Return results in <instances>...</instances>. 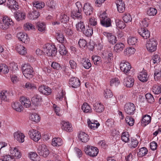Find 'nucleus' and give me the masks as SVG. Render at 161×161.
<instances>
[{"mask_svg": "<svg viewBox=\"0 0 161 161\" xmlns=\"http://www.w3.org/2000/svg\"><path fill=\"white\" fill-rule=\"evenodd\" d=\"M65 95V93L62 90H59L57 95L56 99L57 100L59 101H62Z\"/></svg>", "mask_w": 161, "mask_h": 161, "instance_id": "obj_63", "label": "nucleus"}, {"mask_svg": "<svg viewBox=\"0 0 161 161\" xmlns=\"http://www.w3.org/2000/svg\"><path fill=\"white\" fill-rule=\"evenodd\" d=\"M62 129L67 132H70L72 130L71 124L68 121H62L61 123Z\"/></svg>", "mask_w": 161, "mask_h": 161, "instance_id": "obj_21", "label": "nucleus"}, {"mask_svg": "<svg viewBox=\"0 0 161 161\" xmlns=\"http://www.w3.org/2000/svg\"><path fill=\"white\" fill-rule=\"evenodd\" d=\"M77 31L84 32L85 30V25L83 22L80 21L78 22L75 25Z\"/></svg>", "mask_w": 161, "mask_h": 161, "instance_id": "obj_40", "label": "nucleus"}, {"mask_svg": "<svg viewBox=\"0 0 161 161\" xmlns=\"http://www.w3.org/2000/svg\"><path fill=\"white\" fill-rule=\"evenodd\" d=\"M12 92L8 91L6 90H3L0 93L1 98L2 100L5 101H8L10 97L13 95Z\"/></svg>", "mask_w": 161, "mask_h": 161, "instance_id": "obj_19", "label": "nucleus"}, {"mask_svg": "<svg viewBox=\"0 0 161 161\" xmlns=\"http://www.w3.org/2000/svg\"><path fill=\"white\" fill-rule=\"evenodd\" d=\"M43 50L48 56H54L57 53V50L55 46L49 43L45 44L43 47Z\"/></svg>", "mask_w": 161, "mask_h": 161, "instance_id": "obj_3", "label": "nucleus"}, {"mask_svg": "<svg viewBox=\"0 0 161 161\" xmlns=\"http://www.w3.org/2000/svg\"><path fill=\"white\" fill-rule=\"evenodd\" d=\"M120 83L119 80L118 78H113L110 80V85L111 86H118Z\"/></svg>", "mask_w": 161, "mask_h": 161, "instance_id": "obj_59", "label": "nucleus"}, {"mask_svg": "<svg viewBox=\"0 0 161 161\" xmlns=\"http://www.w3.org/2000/svg\"><path fill=\"white\" fill-rule=\"evenodd\" d=\"M24 28L25 31L35 30V26L32 24L28 22L24 24Z\"/></svg>", "mask_w": 161, "mask_h": 161, "instance_id": "obj_55", "label": "nucleus"}, {"mask_svg": "<svg viewBox=\"0 0 161 161\" xmlns=\"http://www.w3.org/2000/svg\"><path fill=\"white\" fill-rule=\"evenodd\" d=\"M14 140L19 143H22L25 141V134L20 131H17L14 133Z\"/></svg>", "mask_w": 161, "mask_h": 161, "instance_id": "obj_12", "label": "nucleus"}, {"mask_svg": "<svg viewBox=\"0 0 161 161\" xmlns=\"http://www.w3.org/2000/svg\"><path fill=\"white\" fill-rule=\"evenodd\" d=\"M52 145L54 147H59L63 144L62 139L59 137H55L52 140Z\"/></svg>", "mask_w": 161, "mask_h": 161, "instance_id": "obj_30", "label": "nucleus"}, {"mask_svg": "<svg viewBox=\"0 0 161 161\" xmlns=\"http://www.w3.org/2000/svg\"><path fill=\"white\" fill-rule=\"evenodd\" d=\"M9 70L7 65L5 64H0V72H2L4 74H7Z\"/></svg>", "mask_w": 161, "mask_h": 161, "instance_id": "obj_62", "label": "nucleus"}, {"mask_svg": "<svg viewBox=\"0 0 161 161\" xmlns=\"http://www.w3.org/2000/svg\"><path fill=\"white\" fill-rule=\"evenodd\" d=\"M125 45L122 43H118L114 47V51L117 53H119L122 51L125 47Z\"/></svg>", "mask_w": 161, "mask_h": 161, "instance_id": "obj_34", "label": "nucleus"}, {"mask_svg": "<svg viewBox=\"0 0 161 161\" xmlns=\"http://www.w3.org/2000/svg\"><path fill=\"white\" fill-rule=\"evenodd\" d=\"M30 120L32 122L37 123L40 120V117L39 115L36 113L31 114L29 117Z\"/></svg>", "mask_w": 161, "mask_h": 161, "instance_id": "obj_35", "label": "nucleus"}, {"mask_svg": "<svg viewBox=\"0 0 161 161\" xmlns=\"http://www.w3.org/2000/svg\"><path fill=\"white\" fill-rule=\"evenodd\" d=\"M23 75L27 79H30L33 77V69L29 64H25L22 66Z\"/></svg>", "mask_w": 161, "mask_h": 161, "instance_id": "obj_1", "label": "nucleus"}, {"mask_svg": "<svg viewBox=\"0 0 161 161\" xmlns=\"http://www.w3.org/2000/svg\"><path fill=\"white\" fill-rule=\"evenodd\" d=\"M135 52L136 50L134 48L128 47L124 50V53L125 55L129 56L133 54Z\"/></svg>", "mask_w": 161, "mask_h": 161, "instance_id": "obj_38", "label": "nucleus"}, {"mask_svg": "<svg viewBox=\"0 0 161 161\" xmlns=\"http://www.w3.org/2000/svg\"><path fill=\"white\" fill-rule=\"evenodd\" d=\"M80 84L79 80L75 77L71 78L69 81V85L70 86L73 88H77Z\"/></svg>", "mask_w": 161, "mask_h": 161, "instance_id": "obj_24", "label": "nucleus"}, {"mask_svg": "<svg viewBox=\"0 0 161 161\" xmlns=\"http://www.w3.org/2000/svg\"><path fill=\"white\" fill-rule=\"evenodd\" d=\"M9 151L10 154L16 159L21 158L22 154L18 147H10Z\"/></svg>", "mask_w": 161, "mask_h": 161, "instance_id": "obj_10", "label": "nucleus"}, {"mask_svg": "<svg viewBox=\"0 0 161 161\" xmlns=\"http://www.w3.org/2000/svg\"><path fill=\"white\" fill-rule=\"evenodd\" d=\"M12 107L14 110L18 112H21L24 110V108L20 102H15L13 103L12 104Z\"/></svg>", "mask_w": 161, "mask_h": 161, "instance_id": "obj_22", "label": "nucleus"}, {"mask_svg": "<svg viewBox=\"0 0 161 161\" xmlns=\"http://www.w3.org/2000/svg\"><path fill=\"white\" fill-rule=\"evenodd\" d=\"M28 134L30 138L36 142H38L41 138V134L40 132L35 129L30 130Z\"/></svg>", "mask_w": 161, "mask_h": 161, "instance_id": "obj_7", "label": "nucleus"}, {"mask_svg": "<svg viewBox=\"0 0 161 161\" xmlns=\"http://www.w3.org/2000/svg\"><path fill=\"white\" fill-rule=\"evenodd\" d=\"M138 32L139 35L144 39H147L150 36V33L146 29L143 28H139Z\"/></svg>", "mask_w": 161, "mask_h": 161, "instance_id": "obj_20", "label": "nucleus"}, {"mask_svg": "<svg viewBox=\"0 0 161 161\" xmlns=\"http://www.w3.org/2000/svg\"><path fill=\"white\" fill-rule=\"evenodd\" d=\"M136 107L133 103H126L124 107L125 112L129 115H133L136 112Z\"/></svg>", "mask_w": 161, "mask_h": 161, "instance_id": "obj_8", "label": "nucleus"}, {"mask_svg": "<svg viewBox=\"0 0 161 161\" xmlns=\"http://www.w3.org/2000/svg\"><path fill=\"white\" fill-rule=\"evenodd\" d=\"M7 6L12 12L19 8L18 3L14 0H8L7 2Z\"/></svg>", "mask_w": 161, "mask_h": 161, "instance_id": "obj_13", "label": "nucleus"}, {"mask_svg": "<svg viewBox=\"0 0 161 161\" xmlns=\"http://www.w3.org/2000/svg\"><path fill=\"white\" fill-rule=\"evenodd\" d=\"M150 19L148 18H145L139 22V25L141 28H146L148 26Z\"/></svg>", "mask_w": 161, "mask_h": 161, "instance_id": "obj_36", "label": "nucleus"}, {"mask_svg": "<svg viewBox=\"0 0 161 161\" xmlns=\"http://www.w3.org/2000/svg\"><path fill=\"white\" fill-rule=\"evenodd\" d=\"M118 11L119 13H122L125 9V5L124 2L122 0H118L116 3Z\"/></svg>", "mask_w": 161, "mask_h": 161, "instance_id": "obj_29", "label": "nucleus"}, {"mask_svg": "<svg viewBox=\"0 0 161 161\" xmlns=\"http://www.w3.org/2000/svg\"><path fill=\"white\" fill-rule=\"evenodd\" d=\"M134 83V80L131 76L126 77L124 79V85L128 87H131L133 86Z\"/></svg>", "mask_w": 161, "mask_h": 161, "instance_id": "obj_31", "label": "nucleus"}, {"mask_svg": "<svg viewBox=\"0 0 161 161\" xmlns=\"http://www.w3.org/2000/svg\"><path fill=\"white\" fill-rule=\"evenodd\" d=\"M87 122L89 127L93 130L97 128L100 125V124L97 120H91L88 119H87Z\"/></svg>", "mask_w": 161, "mask_h": 161, "instance_id": "obj_28", "label": "nucleus"}, {"mask_svg": "<svg viewBox=\"0 0 161 161\" xmlns=\"http://www.w3.org/2000/svg\"><path fill=\"white\" fill-rule=\"evenodd\" d=\"M24 87L27 90H33L36 88V86L34 84L28 82L25 83Z\"/></svg>", "mask_w": 161, "mask_h": 161, "instance_id": "obj_61", "label": "nucleus"}, {"mask_svg": "<svg viewBox=\"0 0 161 161\" xmlns=\"http://www.w3.org/2000/svg\"><path fill=\"white\" fill-rule=\"evenodd\" d=\"M152 90L154 93L158 94L161 92V86L158 84H154Z\"/></svg>", "mask_w": 161, "mask_h": 161, "instance_id": "obj_41", "label": "nucleus"}, {"mask_svg": "<svg viewBox=\"0 0 161 161\" xmlns=\"http://www.w3.org/2000/svg\"><path fill=\"white\" fill-rule=\"evenodd\" d=\"M103 34L107 37L108 42L110 44H114L116 42L117 40L116 36L107 32H104Z\"/></svg>", "mask_w": 161, "mask_h": 161, "instance_id": "obj_15", "label": "nucleus"}, {"mask_svg": "<svg viewBox=\"0 0 161 161\" xmlns=\"http://www.w3.org/2000/svg\"><path fill=\"white\" fill-rule=\"evenodd\" d=\"M138 144V142L136 139H131L129 146L131 148H135L137 147Z\"/></svg>", "mask_w": 161, "mask_h": 161, "instance_id": "obj_64", "label": "nucleus"}, {"mask_svg": "<svg viewBox=\"0 0 161 161\" xmlns=\"http://www.w3.org/2000/svg\"><path fill=\"white\" fill-rule=\"evenodd\" d=\"M157 10L154 8L150 7L147 11V14L149 16H153L157 13Z\"/></svg>", "mask_w": 161, "mask_h": 161, "instance_id": "obj_43", "label": "nucleus"}, {"mask_svg": "<svg viewBox=\"0 0 161 161\" xmlns=\"http://www.w3.org/2000/svg\"><path fill=\"white\" fill-rule=\"evenodd\" d=\"M94 109L97 112L101 113L104 109V106L101 103L96 102L93 104Z\"/></svg>", "mask_w": 161, "mask_h": 161, "instance_id": "obj_26", "label": "nucleus"}, {"mask_svg": "<svg viewBox=\"0 0 161 161\" xmlns=\"http://www.w3.org/2000/svg\"><path fill=\"white\" fill-rule=\"evenodd\" d=\"M39 15V13L38 11L33 10L29 13L28 17L31 19H34L37 18Z\"/></svg>", "mask_w": 161, "mask_h": 161, "instance_id": "obj_46", "label": "nucleus"}, {"mask_svg": "<svg viewBox=\"0 0 161 161\" xmlns=\"http://www.w3.org/2000/svg\"><path fill=\"white\" fill-rule=\"evenodd\" d=\"M37 152L40 155L44 158L48 156L50 153L48 148L44 144H42L39 146L37 149Z\"/></svg>", "mask_w": 161, "mask_h": 161, "instance_id": "obj_9", "label": "nucleus"}, {"mask_svg": "<svg viewBox=\"0 0 161 161\" xmlns=\"http://www.w3.org/2000/svg\"><path fill=\"white\" fill-rule=\"evenodd\" d=\"M29 156L30 159L33 161H40V158L36 153L30 152L29 154Z\"/></svg>", "mask_w": 161, "mask_h": 161, "instance_id": "obj_39", "label": "nucleus"}, {"mask_svg": "<svg viewBox=\"0 0 161 161\" xmlns=\"http://www.w3.org/2000/svg\"><path fill=\"white\" fill-rule=\"evenodd\" d=\"M59 19L61 22L65 23L69 21V16H67L66 14H62L60 16Z\"/></svg>", "mask_w": 161, "mask_h": 161, "instance_id": "obj_56", "label": "nucleus"}, {"mask_svg": "<svg viewBox=\"0 0 161 161\" xmlns=\"http://www.w3.org/2000/svg\"><path fill=\"white\" fill-rule=\"evenodd\" d=\"M84 151L87 155L93 157L96 156L99 152L97 148L89 145L85 146Z\"/></svg>", "mask_w": 161, "mask_h": 161, "instance_id": "obj_6", "label": "nucleus"}, {"mask_svg": "<svg viewBox=\"0 0 161 161\" xmlns=\"http://www.w3.org/2000/svg\"><path fill=\"white\" fill-rule=\"evenodd\" d=\"M18 39L25 43H28L30 41V38L27 34L25 32H20L17 35Z\"/></svg>", "mask_w": 161, "mask_h": 161, "instance_id": "obj_14", "label": "nucleus"}, {"mask_svg": "<svg viewBox=\"0 0 161 161\" xmlns=\"http://www.w3.org/2000/svg\"><path fill=\"white\" fill-rule=\"evenodd\" d=\"M39 92L43 95H48L52 92V90L47 86L44 85H41L38 88Z\"/></svg>", "mask_w": 161, "mask_h": 161, "instance_id": "obj_16", "label": "nucleus"}, {"mask_svg": "<svg viewBox=\"0 0 161 161\" xmlns=\"http://www.w3.org/2000/svg\"><path fill=\"white\" fill-rule=\"evenodd\" d=\"M116 28L118 29H123L125 27V23L121 20L117 19L115 20Z\"/></svg>", "mask_w": 161, "mask_h": 161, "instance_id": "obj_49", "label": "nucleus"}, {"mask_svg": "<svg viewBox=\"0 0 161 161\" xmlns=\"http://www.w3.org/2000/svg\"><path fill=\"white\" fill-rule=\"evenodd\" d=\"M121 140L125 143L129 142L130 141L129 135L127 132H122L121 135Z\"/></svg>", "mask_w": 161, "mask_h": 161, "instance_id": "obj_53", "label": "nucleus"}, {"mask_svg": "<svg viewBox=\"0 0 161 161\" xmlns=\"http://www.w3.org/2000/svg\"><path fill=\"white\" fill-rule=\"evenodd\" d=\"M78 44L80 47L82 49H86L87 47V42L83 39H80L79 41Z\"/></svg>", "mask_w": 161, "mask_h": 161, "instance_id": "obj_54", "label": "nucleus"}, {"mask_svg": "<svg viewBox=\"0 0 161 161\" xmlns=\"http://www.w3.org/2000/svg\"><path fill=\"white\" fill-rule=\"evenodd\" d=\"M137 38L134 36H130L127 39V42L130 45H135L137 43Z\"/></svg>", "mask_w": 161, "mask_h": 161, "instance_id": "obj_51", "label": "nucleus"}, {"mask_svg": "<svg viewBox=\"0 0 161 161\" xmlns=\"http://www.w3.org/2000/svg\"><path fill=\"white\" fill-rule=\"evenodd\" d=\"M119 66L121 70L126 75L129 73L131 68L130 64L127 62H121Z\"/></svg>", "mask_w": 161, "mask_h": 161, "instance_id": "obj_11", "label": "nucleus"}, {"mask_svg": "<svg viewBox=\"0 0 161 161\" xmlns=\"http://www.w3.org/2000/svg\"><path fill=\"white\" fill-rule=\"evenodd\" d=\"M19 101L23 108H29L31 105L30 99L25 97H21L20 98Z\"/></svg>", "mask_w": 161, "mask_h": 161, "instance_id": "obj_17", "label": "nucleus"}, {"mask_svg": "<svg viewBox=\"0 0 161 161\" xmlns=\"http://www.w3.org/2000/svg\"><path fill=\"white\" fill-rule=\"evenodd\" d=\"M8 145V143L7 142L3 141L0 142V155L4 154L5 151L6 150V147Z\"/></svg>", "mask_w": 161, "mask_h": 161, "instance_id": "obj_44", "label": "nucleus"}, {"mask_svg": "<svg viewBox=\"0 0 161 161\" xmlns=\"http://www.w3.org/2000/svg\"><path fill=\"white\" fill-rule=\"evenodd\" d=\"M81 109L85 113H91L92 111L90 106L87 103H83Z\"/></svg>", "mask_w": 161, "mask_h": 161, "instance_id": "obj_48", "label": "nucleus"}, {"mask_svg": "<svg viewBox=\"0 0 161 161\" xmlns=\"http://www.w3.org/2000/svg\"><path fill=\"white\" fill-rule=\"evenodd\" d=\"M79 140L84 143L86 142L89 140L88 136L84 132H80L78 136Z\"/></svg>", "mask_w": 161, "mask_h": 161, "instance_id": "obj_33", "label": "nucleus"}, {"mask_svg": "<svg viewBox=\"0 0 161 161\" xmlns=\"http://www.w3.org/2000/svg\"><path fill=\"white\" fill-rule=\"evenodd\" d=\"M59 53L61 55H66L68 54V51L64 46L62 44L59 45Z\"/></svg>", "mask_w": 161, "mask_h": 161, "instance_id": "obj_47", "label": "nucleus"}, {"mask_svg": "<svg viewBox=\"0 0 161 161\" xmlns=\"http://www.w3.org/2000/svg\"><path fill=\"white\" fill-rule=\"evenodd\" d=\"M14 18L17 21L24 20L26 17L25 13L21 11L18 10L14 13Z\"/></svg>", "mask_w": 161, "mask_h": 161, "instance_id": "obj_23", "label": "nucleus"}, {"mask_svg": "<svg viewBox=\"0 0 161 161\" xmlns=\"http://www.w3.org/2000/svg\"><path fill=\"white\" fill-rule=\"evenodd\" d=\"M38 30L41 32H45L46 31V24L43 23H38L36 26Z\"/></svg>", "mask_w": 161, "mask_h": 161, "instance_id": "obj_45", "label": "nucleus"}, {"mask_svg": "<svg viewBox=\"0 0 161 161\" xmlns=\"http://www.w3.org/2000/svg\"><path fill=\"white\" fill-rule=\"evenodd\" d=\"M154 77L155 80L158 81L161 80V71L156 69L154 71Z\"/></svg>", "mask_w": 161, "mask_h": 161, "instance_id": "obj_57", "label": "nucleus"}, {"mask_svg": "<svg viewBox=\"0 0 161 161\" xmlns=\"http://www.w3.org/2000/svg\"><path fill=\"white\" fill-rule=\"evenodd\" d=\"M160 61L161 58L159 56L158 54H155L153 56L151 62L153 64H158Z\"/></svg>", "mask_w": 161, "mask_h": 161, "instance_id": "obj_50", "label": "nucleus"}, {"mask_svg": "<svg viewBox=\"0 0 161 161\" xmlns=\"http://www.w3.org/2000/svg\"><path fill=\"white\" fill-rule=\"evenodd\" d=\"M93 8L91 4L86 3L84 5L83 11L86 15H90L93 12Z\"/></svg>", "mask_w": 161, "mask_h": 161, "instance_id": "obj_18", "label": "nucleus"}, {"mask_svg": "<svg viewBox=\"0 0 161 161\" xmlns=\"http://www.w3.org/2000/svg\"><path fill=\"white\" fill-rule=\"evenodd\" d=\"M101 23L103 26L106 27H109L111 25V20L109 18H107L105 20H101Z\"/></svg>", "mask_w": 161, "mask_h": 161, "instance_id": "obj_58", "label": "nucleus"}, {"mask_svg": "<svg viewBox=\"0 0 161 161\" xmlns=\"http://www.w3.org/2000/svg\"><path fill=\"white\" fill-rule=\"evenodd\" d=\"M148 150L145 147H142L139 149L137 154L140 157H142L145 155L147 153Z\"/></svg>", "mask_w": 161, "mask_h": 161, "instance_id": "obj_60", "label": "nucleus"}, {"mask_svg": "<svg viewBox=\"0 0 161 161\" xmlns=\"http://www.w3.org/2000/svg\"><path fill=\"white\" fill-rule=\"evenodd\" d=\"M14 25V22L11 18L7 16H4L3 17L2 21L0 23V28L3 30H6Z\"/></svg>", "mask_w": 161, "mask_h": 161, "instance_id": "obj_2", "label": "nucleus"}, {"mask_svg": "<svg viewBox=\"0 0 161 161\" xmlns=\"http://www.w3.org/2000/svg\"><path fill=\"white\" fill-rule=\"evenodd\" d=\"M42 100V97L39 95L34 96L31 99L33 104L34 106L36 107L40 106L41 105Z\"/></svg>", "mask_w": 161, "mask_h": 161, "instance_id": "obj_25", "label": "nucleus"}, {"mask_svg": "<svg viewBox=\"0 0 161 161\" xmlns=\"http://www.w3.org/2000/svg\"><path fill=\"white\" fill-rule=\"evenodd\" d=\"M15 48L16 51L20 55H25L27 53L26 48L22 45L17 44Z\"/></svg>", "mask_w": 161, "mask_h": 161, "instance_id": "obj_27", "label": "nucleus"}, {"mask_svg": "<svg viewBox=\"0 0 161 161\" xmlns=\"http://www.w3.org/2000/svg\"><path fill=\"white\" fill-rule=\"evenodd\" d=\"M75 5L76 8L72 11L71 16L73 18L75 17L79 19H81L82 17L81 12L82 8V4L80 2H77L75 3Z\"/></svg>", "mask_w": 161, "mask_h": 161, "instance_id": "obj_4", "label": "nucleus"}, {"mask_svg": "<svg viewBox=\"0 0 161 161\" xmlns=\"http://www.w3.org/2000/svg\"><path fill=\"white\" fill-rule=\"evenodd\" d=\"M157 44L156 40L154 38H151L147 41L146 47L148 52H153L156 50Z\"/></svg>", "mask_w": 161, "mask_h": 161, "instance_id": "obj_5", "label": "nucleus"}, {"mask_svg": "<svg viewBox=\"0 0 161 161\" xmlns=\"http://www.w3.org/2000/svg\"><path fill=\"white\" fill-rule=\"evenodd\" d=\"M103 96L106 99H109L113 96V94L109 89H106L103 91Z\"/></svg>", "mask_w": 161, "mask_h": 161, "instance_id": "obj_42", "label": "nucleus"}, {"mask_svg": "<svg viewBox=\"0 0 161 161\" xmlns=\"http://www.w3.org/2000/svg\"><path fill=\"white\" fill-rule=\"evenodd\" d=\"M151 117L148 114L144 115L142 119V123L144 126L148 124L151 121Z\"/></svg>", "mask_w": 161, "mask_h": 161, "instance_id": "obj_37", "label": "nucleus"}, {"mask_svg": "<svg viewBox=\"0 0 161 161\" xmlns=\"http://www.w3.org/2000/svg\"><path fill=\"white\" fill-rule=\"evenodd\" d=\"M138 77L141 81L144 82H147L148 80V77L146 72L142 71L138 75Z\"/></svg>", "mask_w": 161, "mask_h": 161, "instance_id": "obj_32", "label": "nucleus"}, {"mask_svg": "<svg viewBox=\"0 0 161 161\" xmlns=\"http://www.w3.org/2000/svg\"><path fill=\"white\" fill-rule=\"evenodd\" d=\"M56 37L58 41L61 43L64 42V38L62 33L59 31L56 32Z\"/></svg>", "mask_w": 161, "mask_h": 161, "instance_id": "obj_52", "label": "nucleus"}]
</instances>
